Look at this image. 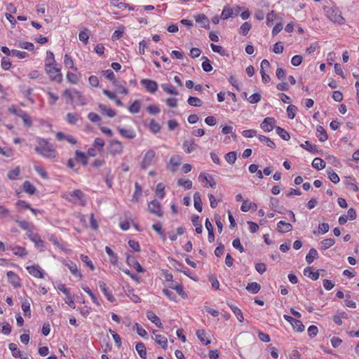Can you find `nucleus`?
I'll return each instance as SVG.
<instances>
[{
	"label": "nucleus",
	"instance_id": "nucleus-1",
	"mask_svg": "<svg viewBox=\"0 0 359 359\" xmlns=\"http://www.w3.org/2000/svg\"><path fill=\"white\" fill-rule=\"evenodd\" d=\"M37 145L35 147V150L37 154L43 156H51L55 153V147L48 140L37 137L36 138Z\"/></svg>",
	"mask_w": 359,
	"mask_h": 359
},
{
	"label": "nucleus",
	"instance_id": "nucleus-2",
	"mask_svg": "<svg viewBox=\"0 0 359 359\" xmlns=\"http://www.w3.org/2000/svg\"><path fill=\"white\" fill-rule=\"evenodd\" d=\"M44 70L46 74L48 75L50 81L61 83L63 81V75L62 73V69L57 64L55 65H47L44 66Z\"/></svg>",
	"mask_w": 359,
	"mask_h": 359
},
{
	"label": "nucleus",
	"instance_id": "nucleus-3",
	"mask_svg": "<svg viewBox=\"0 0 359 359\" xmlns=\"http://www.w3.org/2000/svg\"><path fill=\"white\" fill-rule=\"evenodd\" d=\"M63 197L72 203H79L82 206L86 205L84 194L79 189H75L72 192L67 193L63 196Z\"/></svg>",
	"mask_w": 359,
	"mask_h": 359
},
{
	"label": "nucleus",
	"instance_id": "nucleus-4",
	"mask_svg": "<svg viewBox=\"0 0 359 359\" xmlns=\"http://www.w3.org/2000/svg\"><path fill=\"white\" fill-rule=\"evenodd\" d=\"M324 11L326 13L327 18L334 23L338 25H344L345 23V19L341 15V11L338 8H332L325 7Z\"/></svg>",
	"mask_w": 359,
	"mask_h": 359
},
{
	"label": "nucleus",
	"instance_id": "nucleus-5",
	"mask_svg": "<svg viewBox=\"0 0 359 359\" xmlns=\"http://www.w3.org/2000/svg\"><path fill=\"white\" fill-rule=\"evenodd\" d=\"M140 83L146 88L147 91L154 94L158 90V84L155 81L143 79L140 81Z\"/></svg>",
	"mask_w": 359,
	"mask_h": 359
},
{
	"label": "nucleus",
	"instance_id": "nucleus-6",
	"mask_svg": "<svg viewBox=\"0 0 359 359\" xmlns=\"http://www.w3.org/2000/svg\"><path fill=\"white\" fill-rule=\"evenodd\" d=\"M276 121L273 117H266L262 122L260 127L266 133L271 132L275 128Z\"/></svg>",
	"mask_w": 359,
	"mask_h": 359
},
{
	"label": "nucleus",
	"instance_id": "nucleus-7",
	"mask_svg": "<svg viewBox=\"0 0 359 359\" xmlns=\"http://www.w3.org/2000/svg\"><path fill=\"white\" fill-rule=\"evenodd\" d=\"M148 210L150 213L154 214L159 217L163 216V211L161 210V204L156 200H154L149 203Z\"/></svg>",
	"mask_w": 359,
	"mask_h": 359
},
{
	"label": "nucleus",
	"instance_id": "nucleus-8",
	"mask_svg": "<svg viewBox=\"0 0 359 359\" xmlns=\"http://www.w3.org/2000/svg\"><path fill=\"white\" fill-rule=\"evenodd\" d=\"M55 137L58 141H67L72 145L77 144V139L72 135H66L62 132H57L55 134Z\"/></svg>",
	"mask_w": 359,
	"mask_h": 359
},
{
	"label": "nucleus",
	"instance_id": "nucleus-9",
	"mask_svg": "<svg viewBox=\"0 0 359 359\" xmlns=\"http://www.w3.org/2000/svg\"><path fill=\"white\" fill-rule=\"evenodd\" d=\"M117 129H118L119 133L121 134V135L123 137L132 140L136 137V133L133 130V128H132L131 127H130V128L118 127Z\"/></svg>",
	"mask_w": 359,
	"mask_h": 359
},
{
	"label": "nucleus",
	"instance_id": "nucleus-10",
	"mask_svg": "<svg viewBox=\"0 0 359 359\" xmlns=\"http://www.w3.org/2000/svg\"><path fill=\"white\" fill-rule=\"evenodd\" d=\"M126 262L129 266H133L137 272L142 273L144 271L143 268L133 255H128L126 257Z\"/></svg>",
	"mask_w": 359,
	"mask_h": 359
},
{
	"label": "nucleus",
	"instance_id": "nucleus-11",
	"mask_svg": "<svg viewBox=\"0 0 359 359\" xmlns=\"http://www.w3.org/2000/svg\"><path fill=\"white\" fill-rule=\"evenodd\" d=\"M63 64L65 68L77 72L78 68L75 65V62L73 57L69 54H65L64 55Z\"/></svg>",
	"mask_w": 359,
	"mask_h": 359
},
{
	"label": "nucleus",
	"instance_id": "nucleus-12",
	"mask_svg": "<svg viewBox=\"0 0 359 359\" xmlns=\"http://www.w3.org/2000/svg\"><path fill=\"white\" fill-rule=\"evenodd\" d=\"M7 277L9 283L15 287L18 288L21 286L19 276L13 271L7 272Z\"/></svg>",
	"mask_w": 359,
	"mask_h": 359
},
{
	"label": "nucleus",
	"instance_id": "nucleus-13",
	"mask_svg": "<svg viewBox=\"0 0 359 359\" xmlns=\"http://www.w3.org/2000/svg\"><path fill=\"white\" fill-rule=\"evenodd\" d=\"M27 270L28 271L29 274H31L32 276H33L36 278H43V273L42 272V271L39 265L28 266H27Z\"/></svg>",
	"mask_w": 359,
	"mask_h": 359
},
{
	"label": "nucleus",
	"instance_id": "nucleus-14",
	"mask_svg": "<svg viewBox=\"0 0 359 359\" xmlns=\"http://www.w3.org/2000/svg\"><path fill=\"white\" fill-rule=\"evenodd\" d=\"M104 144H105L104 140L102 138H100V137L95 138L94 140V143H93L94 148H91V149H88V154L90 156H95V154H93V151L95 149H97L98 151H101L103 149Z\"/></svg>",
	"mask_w": 359,
	"mask_h": 359
},
{
	"label": "nucleus",
	"instance_id": "nucleus-15",
	"mask_svg": "<svg viewBox=\"0 0 359 359\" xmlns=\"http://www.w3.org/2000/svg\"><path fill=\"white\" fill-rule=\"evenodd\" d=\"M98 108L102 114L107 117L113 118L116 115V111L113 109L107 107L106 104H99Z\"/></svg>",
	"mask_w": 359,
	"mask_h": 359
},
{
	"label": "nucleus",
	"instance_id": "nucleus-16",
	"mask_svg": "<svg viewBox=\"0 0 359 359\" xmlns=\"http://www.w3.org/2000/svg\"><path fill=\"white\" fill-rule=\"evenodd\" d=\"M98 285L100 290L103 292L104 295L107 299V300L109 301L110 302H114L115 301V298L113 296V294L109 291L106 283H104L103 281H100Z\"/></svg>",
	"mask_w": 359,
	"mask_h": 359
},
{
	"label": "nucleus",
	"instance_id": "nucleus-17",
	"mask_svg": "<svg viewBox=\"0 0 359 359\" xmlns=\"http://www.w3.org/2000/svg\"><path fill=\"white\" fill-rule=\"evenodd\" d=\"M277 229L279 232L284 233L291 231L292 229V226L290 223L280 221L277 224Z\"/></svg>",
	"mask_w": 359,
	"mask_h": 359
},
{
	"label": "nucleus",
	"instance_id": "nucleus-18",
	"mask_svg": "<svg viewBox=\"0 0 359 359\" xmlns=\"http://www.w3.org/2000/svg\"><path fill=\"white\" fill-rule=\"evenodd\" d=\"M196 22L199 24L201 27H208L210 22L205 14H199L195 17Z\"/></svg>",
	"mask_w": 359,
	"mask_h": 359
},
{
	"label": "nucleus",
	"instance_id": "nucleus-19",
	"mask_svg": "<svg viewBox=\"0 0 359 359\" xmlns=\"http://www.w3.org/2000/svg\"><path fill=\"white\" fill-rule=\"evenodd\" d=\"M147 318L154 323L158 327L161 328L163 325L161 322L160 318L152 311L147 312Z\"/></svg>",
	"mask_w": 359,
	"mask_h": 359
},
{
	"label": "nucleus",
	"instance_id": "nucleus-20",
	"mask_svg": "<svg viewBox=\"0 0 359 359\" xmlns=\"http://www.w3.org/2000/svg\"><path fill=\"white\" fill-rule=\"evenodd\" d=\"M161 88L163 91L168 94L174 95H179V91L176 89V88L170 83H163L161 85Z\"/></svg>",
	"mask_w": 359,
	"mask_h": 359
},
{
	"label": "nucleus",
	"instance_id": "nucleus-21",
	"mask_svg": "<svg viewBox=\"0 0 359 359\" xmlns=\"http://www.w3.org/2000/svg\"><path fill=\"white\" fill-rule=\"evenodd\" d=\"M316 136L321 142H325L327 140L328 136L325 128L321 126H318L316 128Z\"/></svg>",
	"mask_w": 359,
	"mask_h": 359
},
{
	"label": "nucleus",
	"instance_id": "nucleus-22",
	"mask_svg": "<svg viewBox=\"0 0 359 359\" xmlns=\"http://www.w3.org/2000/svg\"><path fill=\"white\" fill-rule=\"evenodd\" d=\"M67 81L71 84H77L79 81L80 76L74 72L68 71L66 74Z\"/></svg>",
	"mask_w": 359,
	"mask_h": 359
},
{
	"label": "nucleus",
	"instance_id": "nucleus-23",
	"mask_svg": "<svg viewBox=\"0 0 359 359\" xmlns=\"http://www.w3.org/2000/svg\"><path fill=\"white\" fill-rule=\"evenodd\" d=\"M304 275L310 278L313 280L318 279L320 273L319 271H312L310 267H306L304 269Z\"/></svg>",
	"mask_w": 359,
	"mask_h": 359
},
{
	"label": "nucleus",
	"instance_id": "nucleus-24",
	"mask_svg": "<svg viewBox=\"0 0 359 359\" xmlns=\"http://www.w3.org/2000/svg\"><path fill=\"white\" fill-rule=\"evenodd\" d=\"M44 91L47 93L49 97L48 102L50 105H54L57 102L59 99V96L53 93L50 88H47L44 90Z\"/></svg>",
	"mask_w": 359,
	"mask_h": 359
},
{
	"label": "nucleus",
	"instance_id": "nucleus-25",
	"mask_svg": "<svg viewBox=\"0 0 359 359\" xmlns=\"http://www.w3.org/2000/svg\"><path fill=\"white\" fill-rule=\"evenodd\" d=\"M155 334V341L161 346L163 349H166L168 347V339L165 336L161 334H156L155 332H154Z\"/></svg>",
	"mask_w": 359,
	"mask_h": 359
},
{
	"label": "nucleus",
	"instance_id": "nucleus-26",
	"mask_svg": "<svg viewBox=\"0 0 359 359\" xmlns=\"http://www.w3.org/2000/svg\"><path fill=\"white\" fill-rule=\"evenodd\" d=\"M318 257V254L317 250L314 248H311V249H310L309 253L306 256V261L309 264H310L315 259H317Z\"/></svg>",
	"mask_w": 359,
	"mask_h": 359
},
{
	"label": "nucleus",
	"instance_id": "nucleus-27",
	"mask_svg": "<svg viewBox=\"0 0 359 359\" xmlns=\"http://www.w3.org/2000/svg\"><path fill=\"white\" fill-rule=\"evenodd\" d=\"M140 109H141V102L140 100H135L134 102H133L129 107H128V111L131 113V114H137L140 112Z\"/></svg>",
	"mask_w": 359,
	"mask_h": 359
},
{
	"label": "nucleus",
	"instance_id": "nucleus-28",
	"mask_svg": "<svg viewBox=\"0 0 359 359\" xmlns=\"http://www.w3.org/2000/svg\"><path fill=\"white\" fill-rule=\"evenodd\" d=\"M135 348L140 357L142 359H145L147 357V351L144 344L142 342H139L136 344Z\"/></svg>",
	"mask_w": 359,
	"mask_h": 359
},
{
	"label": "nucleus",
	"instance_id": "nucleus-29",
	"mask_svg": "<svg viewBox=\"0 0 359 359\" xmlns=\"http://www.w3.org/2000/svg\"><path fill=\"white\" fill-rule=\"evenodd\" d=\"M11 249L15 255L19 257H24L27 254L26 249L19 245L11 247Z\"/></svg>",
	"mask_w": 359,
	"mask_h": 359
},
{
	"label": "nucleus",
	"instance_id": "nucleus-30",
	"mask_svg": "<svg viewBox=\"0 0 359 359\" xmlns=\"http://www.w3.org/2000/svg\"><path fill=\"white\" fill-rule=\"evenodd\" d=\"M194 207L198 211L201 212L203 210L202 207V201L201 198V195L198 192H196L194 195Z\"/></svg>",
	"mask_w": 359,
	"mask_h": 359
},
{
	"label": "nucleus",
	"instance_id": "nucleus-31",
	"mask_svg": "<svg viewBox=\"0 0 359 359\" xmlns=\"http://www.w3.org/2000/svg\"><path fill=\"white\" fill-rule=\"evenodd\" d=\"M228 305L231 308L234 315L237 317L238 320L240 322H243L244 320V317L241 310L233 304H230L228 303Z\"/></svg>",
	"mask_w": 359,
	"mask_h": 359
},
{
	"label": "nucleus",
	"instance_id": "nucleus-32",
	"mask_svg": "<svg viewBox=\"0 0 359 359\" xmlns=\"http://www.w3.org/2000/svg\"><path fill=\"white\" fill-rule=\"evenodd\" d=\"M22 189L26 193L33 195L36 191L35 187L29 181H25L22 184Z\"/></svg>",
	"mask_w": 359,
	"mask_h": 359
},
{
	"label": "nucleus",
	"instance_id": "nucleus-33",
	"mask_svg": "<svg viewBox=\"0 0 359 359\" xmlns=\"http://www.w3.org/2000/svg\"><path fill=\"white\" fill-rule=\"evenodd\" d=\"M55 65L57 64L54 53L48 50L46 52V57L45 58V64L44 66H47V65Z\"/></svg>",
	"mask_w": 359,
	"mask_h": 359
},
{
	"label": "nucleus",
	"instance_id": "nucleus-34",
	"mask_svg": "<svg viewBox=\"0 0 359 359\" xmlns=\"http://www.w3.org/2000/svg\"><path fill=\"white\" fill-rule=\"evenodd\" d=\"M33 243H34L36 248H39L40 250H44L45 244L43 241L41 239V237L39 234H36V236H33V238L31 240Z\"/></svg>",
	"mask_w": 359,
	"mask_h": 359
},
{
	"label": "nucleus",
	"instance_id": "nucleus-35",
	"mask_svg": "<svg viewBox=\"0 0 359 359\" xmlns=\"http://www.w3.org/2000/svg\"><path fill=\"white\" fill-rule=\"evenodd\" d=\"M191 222L194 226H196V231L197 233H201L203 231L202 224L200 222L199 217L198 215H194L191 217Z\"/></svg>",
	"mask_w": 359,
	"mask_h": 359
},
{
	"label": "nucleus",
	"instance_id": "nucleus-36",
	"mask_svg": "<svg viewBox=\"0 0 359 359\" xmlns=\"http://www.w3.org/2000/svg\"><path fill=\"white\" fill-rule=\"evenodd\" d=\"M198 339L205 345L210 344V341L206 338V333L203 330H198L196 332Z\"/></svg>",
	"mask_w": 359,
	"mask_h": 359
},
{
	"label": "nucleus",
	"instance_id": "nucleus-37",
	"mask_svg": "<svg viewBox=\"0 0 359 359\" xmlns=\"http://www.w3.org/2000/svg\"><path fill=\"white\" fill-rule=\"evenodd\" d=\"M196 147V144L191 140L184 141L183 143V149L187 153L193 151Z\"/></svg>",
	"mask_w": 359,
	"mask_h": 359
},
{
	"label": "nucleus",
	"instance_id": "nucleus-38",
	"mask_svg": "<svg viewBox=\"0 0 359 359\" xmlns=\"http://www.w3.org/2000/svg\"><path fill=\"white\" fill-rule=\"evenodd\" d=\"M258 139L264 145H266L270 148L275 147V143L269 137L264 135H259Z\"/></svg>",
	"mask_w": 359,
	"mask_h": 359
},
{
	"label": "nucleus",
	"instance_id": "nucleus-39",
	"mask_svg": "<svg viewBox=\"0 0 359 359\" xmlns=\"http://www.w3.org/2000/svg\"><path fill=\"white\" fill-rule=\"evenodd\" d=\"M79 118V116L76 113H67L66 115V121L69 124H75Z\"/></svg>",
	"mask_w": 359,
	"mask_h": 359
},
{
	"label": "nucleus",
	"instance_id": "nucleus-40",
	"mask_svg": "<svg viewBox=\"0 0 359 359\" xmlns=\"http://www.w3.org/2000/svg\"><path fill=\"white\" fill-rule=\"evenodd\" d=\"M260 289V285L256 282L249 283L246 287V290L252 294H257Z\"/></svg>",
	"mask_w": 359,
	"mask_h": 359
},
{
	"label": "nucleus",
	"instance_id": "nucleus-41",
	"mask_svg": "<svg viewBox=\"0 0 359 359\" xmlns=\"http://www.w3.org/2000/svg\"><path fill=\"white\" fill-rule=\"evenodd\" d=\"M325 162L323 160V158H313L312 161V166L317 169L321 170L325 167Z\"/></svg>",
	"mask_w": 359,
	"mask_h": 359
},
{
	"label": "nucleus",
	"instance_id": "nucleus-42",
	"mask_svg": "<svg viewBox=\"0 0 359 359\" xmlns=\"http://www.w3.org/2000/svg\"><path fill=\"white\" fill-rule=\"evenodd\" d=\"M276 133L280 137H282V139H283L284 140H289L290 138V134L283 128L279 127V126H277L276 128Z\"/></svg>",
	"mask_w": 359,
	"mask_h": 359
},
{
	"label": "nucleus",
	"instance_id": "nucleus-43",
	"mask_svg": "<svg viewBox=\"0 0 359 359\" xmlns=\"http://www.w3.org/2000/svg\"><path fill=\"white\" fill-rule=\"evenodd\" d=\"M89 35L90 33L88 29H84L83 30L79 32V39L81 41L83 42L84 43H87L88 42Z\"/></svg>",
	"mask_w": 359,
	"mask_h": 359
},
{
	"label": "nucleus",
	"instance_id": "nucleus-44",
	"mask_svg": "<svg viewBox=\"0 0 359 359\" xmlns=\"http://www.w3.org/2000/svg\"><path fill=\"white\" fill-rule=\"evenodd\" d=\"M334 243H335V241L332 238L325 239L323 241H321V243H320L321 250H325L328 249L329 248L332 247V245H334Z\"/></svg>",
	"mask_w": 359,
	"mask_h": 359
},
{
	"label": "nucleus",
	"instance_id": "nucleus-45",
	"mask_svg": "<svg viewBox=\"0 0 359 359\" xmlns=\"http://www.w3.org/2000/svg\"><path fill=\"white\" fill-rule=\"evenodd\" d=\"M113 84L116 88V90L118 93L124 95L128 94V90L124 85L118 83V81L116 80L113 81Z\"/></svg>",
	"mask_w": 359,
	"mask_h": 359
},
{
	"label": "nucleus",
	"instance_id": "nucleus-46",
	"mask_svg": "<svg viewBox=\"0 0 359 359\" xmlns=\"http://www.w3.org/2000/svg\"><path fill=\"white\" fill-rule=\"evenodd\" d=\"M297 111V107L295 105L290 104L287 107V111H286L287 117L290 119H293L296 116Z\"/></svg>",
	"mask_w": 359,
	"mask_h": 359
},
{
	"label": "nucleus",
	"instance_id": "nucleus-47",
	"mask_svg": "<svg viewBox=\"0 0 359 359\" xmlns=\"http://www.w3.org/2000/svg\"><path fill=\"white\" fill-rule=\"evenodd\" d=\"M252 28V25L250 22H245L241 26L239 29V33L243 36H245L248 34V33L250 32V30Z\"/></svg>",
	"mask_w": 359,
	"mask_h": 359
},
{
	"label": "nucleus",
	"instance_id": "nucleus-48",
	"mask_svg": "<svg viewBox=\"0 0 359 359\" xmlns=\"http://www.w3.org/2000/svg\"><path fill=\"white\" fill-rule=\"evenodd\" d=\"M67 266H68L69 271L73 275H74L76 277H79V278H82L81 273L78 271L77 266L74 263L71 262L70 264H67Z\"/></svg>",
	"mask_w": 359,
	"mask_h": 359
},
{
	"label": "nucleus",
	"instance_id": "nucleus-49",
	"mask_svg": "<svg viewBox=\"0 0 359 359\" xmlns=\"http://www.w3.org/2000/svg\"><path fill=\"white\" fill-rule=\"evenodd\" d=\"M22 116L20 117L23 121V123L27 128H30L32 126V120L30 116L25 111L24 114H22Z\"/></svg>",
	"mask_w": 359,
	"mask_h": 359
},
{
	"label": "nucleus",
	"instance_id": "nucleus-50",
	"mask_svg": "<svg viewBox=\"0 0 359 359\" xmlns=\"http://www.w3.org/2000/svg\"><path fill=\"white\" fill-rule=\"evenodd\" d=\"M180 163H181L179 161H175V158H171L170 163L168 165V169L170 170L172 172H175Z\"/></svg>",
	"mask_w": 359,
	"mask_h": 359
},
{
	"label": "nucleus",
	"instance_id": "nucleus-51",
	"mask_svg": "<svg viewBox=\"0 0 359 359\" xmlns=\"http://www.w3.org/2000/svg\"><path fill=\"white\" fill-rule=\"evenodd\" d=\"M152 229L161 236L163 241L165 240V236L164 234V231L162 230V225L160 222L154 224L152 225Z\"/></svg>",
	"mask_w": 359,
	"mask_h": 359
},
{
	"label": "nucleus",
	"instance_id": "nucleus-52",
	"mask_svg": "<svg viewBox=\"0 0 359 359\" xmlns=\"http://www.w3.org/2000/svg\"><path fill=\"white\" fill-rule=\"evenodd\" d=\"M189 104L194 107H201L202 101L196 97L190 96L187 100Z\"/></svg>",
	"mask_w": 359,
	"mask_h": 359
},
{
	"label": "nucleus",
	"instance_id": "nucleus-53",
	"mask_svg": "<svg viewBox=\"0 0 359 359\" xmlns=\"http://www.w3.org/2000/svg\"><path fill=\"white\" fill-rule=\"evenodd\" d=\"M177 184L183 187L185 189H190L192 187V182L189 180L180 179L177 181Z\"/></svg>",
	"mask_w": 359,
	"mask_h": 359
},
{
	"label": "nucleus",
	"instance_id": "nucleus-54",
	"mask_svg": "<svg viewBox=\"0 0 359 359\" xmlns=\"http://www.w3.org/2000/svg\"><path fill=\"white\" fill-rule=\"evenodd\" d=\"M233 15V10L231 8L229 7H224L222 14H221V18L222 20H226L229 18H231Z\"/></svg>",
	"mask_w": 359,
	"mask_h": 359
},
{
	"label": "nucleus",
	"instance_id": "nucleus-55",
	"mask_svg": "<svg viewBox=\"0 0 359 359\" xmlns=\"http://www.w3.org/2000/svg\"><path fill=\"white\" fill-rule=\"evenodd\" d=\"M292 326L297 332H303L305 328L303 323L300 320H297V319H295L293 321V323H292Z\"/></svg>",
	"mask_w": 359,
	"mask_h": 359
},
{
	"label": "nucleus",
	"instance_id": "nucleus-56",
	"mask_svg": "<svg viewBox=\"0 0 359 359\" xmlns=\"http://www.w3.org/2000/svg\"><path fill=\"white\" fill-rule=\"evenodd\" d=\"M164 189H165V185L163 183H158L156 186V195L158 198H163L165 195Z\"/></svg>",
	"mask_w": 359,
	"mask_h": 359
},
{
	"label": "nucleus",
	"instance_id": "nucleus-57",
	"mask_svg": "<svg viewBox=\"0 0 359 359\" xmlns=\"http://www.w3.org/2000/svg\"><path fill=\"white\" fill-rule=\"evenodd\" d=\"M79 158H69L67 163V166L74 170H77L79 169Z\"/></svg>",
	"mask_w": 359,
	"mask_h": 359
},
{
	"label": "nucleus",
	"instance_id": "nucleus-58",
	"mask_svg": "<svg viewBox=\"0 0 359 359\" xmlns=\"http://www.w3.org/2000/svg\"><path fill=\"white\" fill-rule=\"evenodd\" d=\"M20 172V168L18 167L15 169L10 170L8 173V177L11 180H15L18 178Z\"/></svg>",
	"mask_w": 359,
	"mask_h": 359
},
{
	"label": "nucleus",
	"instance_id": "nucleus-59",
	"mask_svg": "<svg viewBox=\"0 0 359 359\" xmlns=\"http://www.w3.org/2000/svg\"><path fill=\"white\" fill-rule=\"evenodd\" d=\"M203 62H202V68L206 72H209L212 70V67L211 65L210 61L206 57H203Z\"/></svg>",
	"mask_w": 359,
	"mask_h": 359
},
{
	"label": "nucleus",
	"instance_id": "nucleus-60",
	"mask_svg": "<svg viewBox=\"0 0 359 359\" xmlns=\"http://www.w3.org/2000/svg\"><path fill=\"white\" fill-rule=\"evenodd\" d=\"M147 111L151 115H156L160 112L161 109L156 104H150L147 107Z\"/></svg>",
	"mask_w": 359,
	"mask_h": 359
},
{
	"label": "nucleus",
	"instance_id": "nucleus-61",
	"mask_svg": "<svg viewBox=\"0 0 359 359\" xmlns=\"http://www.w3.org/2000/svg\"><path fill=\"white\" fill-rule=\"evenodd\" d=\"M9 349L11 350L12 355L15 358H19L20 356V351L18 350L17 345L14 343L9 344Z\"/></svg>",
	"mask_w": 359,
	"mask_h": 359
},
{
	"label": "nucleus",
	"instance_id": "nucleus-62",
	"mask_svg": "<svg viewBox=\"0 0 359 359\" xmlns=\"http://www.w3.org/2000/svg\"><path fill=\"white\" fill-rule=\"evenodd\" d=\"M12 55L19 59H23L28 57V53L25 51H21L15 49L12 50Z\"/></svg>",
	"mask_w": 359,
	"mask_h": 359
},
{
	"label": "nucleus",
	"instance_id": "nucleus-63",
	"mask_svg": "<svg viewBox=\"0 0 359 359\" xmlns=\"http://www.w3.org/2000/svg\"><path fill=\"white\" fill-rule=\"evenodd\" d=\"M1 67L4 70H8L11 67V62L10 61V59L6 57H4L1 59Z\"/></svg>",
	"mask_w": 359,
	"mask_h": 359
},
{
	"label": "nucleus",
	"instance_id": "nucleus-64",
	"mask_svg": "<svg viewBox=\"0 0 359 359\" xmlns=\"http://www.w3.org/2000/svg\"><path fill=\"white\" fill-rule=\"evenodd\" d=\"M284 47L283 43L279 41L274 44L273 47V52L276 54H280L283 52Z\"/></svg>",
	"mask_w": 359,
	"mask_h": 359
}]
</instances>
